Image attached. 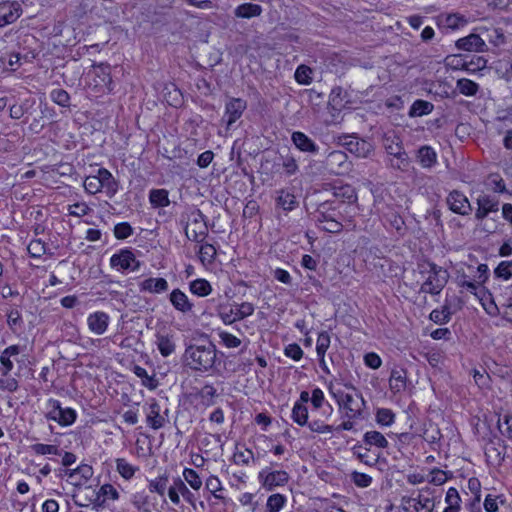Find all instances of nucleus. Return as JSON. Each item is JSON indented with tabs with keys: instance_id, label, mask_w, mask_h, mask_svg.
<instances>
[{
	"instance_id": "1",
	"label": "nucleus",
	"mask_w": 512,
	"mask_h": 512,
	"mask_svg": "<svg viewBox=\"0 0 512 512\" xmlns=\"http://www.w3.org/2000/svg\"><path fill=\"white\" fill-rule=\"evenodd\" d=\"M216 359L217 350L210 341L202 344H190L186 347L183 354L185 366L201 373L210 372L215 366Z\"/></svg>"
},
{
	"instance_id": "2",
	"label": "nucleus",
	"mask_w": 512,
	"mask_h": 512,
	"mask_svg": "<svg viewBox=\"0 0 512 512\" xmlns=\"http://www.w3.org/2000/svg\"><path fill=\"white\" fill-rule=\"evenodd\" d=\"M351 389L353 393L345 392L340 388H335L332 384L329 385V392L335 399L339 411L343 412V417L348 418H364V409L366 401L359 390L353 385H345Z\"/></svg>"
},
{
	"instance_id": "3",
	"label": "nucleus",
	"mask_w": 512,
	"mask_h": 512,
	"mask_svg": "<svg viewBox=\"0 0 512 512\" xmlns=\"http://www.w3.org/2000/svg\"><path fill=\"white\" fill-rule=\"evenodd\" d=\"M418 268L421 275H427L421 285L420 291L430 295L440 294L448 283L450 277L448 271L430 261L420 263Z\"/></svg>"
},
{
	"instance_id": "4",
	"label": "nucleus",
	"mask_w": 512,
	"mask_h": 512,
	"mask_svg": "<svg viewBox=\"0 0 512 512\" xmlns=\"http://www.w3.org/2000/svg\"><path fill=\"white\" fill-rule=\"evenodd\" d=\"M83 186L85 191L91 195L104 191L109 198H113L119 189L118 182L106 168H99L95 175L87 176Z\"/></svg>"
},
{
	"instance_id": "5",
	"label": "nucleus",
	"mask_w": 512,
	"mask_h": 512,
	"mask_svg": "<svg viewBox=\"0 0 512 512\" xmlns=\"http://www.w3.org/2000/svg\"><path fill=\"white\" fill-rule=\"evenodd\" d=\"M478 275L473 281L468 280L465 274L457 277V285L473 294L479 301H484L490 297V292L483 286L489 279V268L486 264H479L477 267Z\"/></svg>"
},
{
	"instance_id": "6",
	"label": "nucleus",
	"mask_w": 512,
	"mask_h": 512,
	"mask_svg": "<svg viewBox=\"0 0 512 512\" xmlns=\"http://www.w3.org/2000/svg\"><path fill=\"white\" fill-rule=\"evenodd\" d=\"M340 213L329 202L321 203L314 213V219L320 229L329 233H339L343 229L339 221Z\"/></svg>"
},
{
	"instance_id": "7",
	"label": "nucleus",
	"mask_w": 512,
	"mask_h": 512,
	"mask_svg": "<svg viewBox=\"0 0 512 512\" xmlns=\"http://www.w3.org/2000/svg\"><path fill=\"white\" fill-rule=\"evenodd\" d=\"M47 412L45 417L48 420L58 423L62 427L71 426L77 419V412L75 409L61 406V402L57 399L50 398L46 402Z\"/></svg>"
},
{
	"instance_id": "8",
	"label": "nucleus",
	"mask_w": 512,
	"mask_h": 512,
	"mask_svg": "<svg viewBox=\"0 0 512 512\" xmlns=\"http://www.w3.org/2000/svg\"><path fill=\"white\" fill-rule=\"evenodd\" d=\"M259 484L267 491L285 486L289 480V473L285 470H276L271 466L261 469L257 476Z\"/></svg>"
},
{
	"instance_id": "9",
	"label": "nucleus",
	"mask_w": 512,
	"mask_h": 512,
	"mask_svg": "<svg viewBox=\"0 0 512 512\" xmlns=\"http://www.w3.org/2000/svg\"><path fill=\"white\" fill-rule=\"evenodd\" d=\"M325 169L335 175H346L352 169V163L348 160L345 152L340 150L331 151L324 160Z\"/></svg>"
},
{
	"instance_id": "10",
	"label": "nucleus",
	"mask_w": 512,
	"mask_h": 512,
	"mask_svg": "<svg viewBox=\"0 0 512 512\" xmlns=\"http://www.w3.org/2000/svg\"><path fill=\"white\" fill-rule=\"evenodd\" d=\"M110 265L117 271H138L141 267V262L137 260L131 249L124 248L111 256Z\"/></svg>"
},
{
	"instance_id": "11",
	"label": "nucleus",
	"mask_w": 512,
	"mask_h": 512,
	"mask_svg": "<svg viewBox=\"0 0 512 512\" xmlns=\"http://www.w3.org/2000/svg\"><path fill=\"white\" fill-rule=\"evenodd\" d=\"M168 412V408L163 409L155 399H152L146 410L147 426L153 430L163 428L169 421Z\"/></svg>"
},
{
	"instance_id": "12",
	"label": "nucleus",
	"mask_w": 512,
	"mask_h": 512,
	"mask_svg": "<svg viewBox=\"0 0 512 512\" xmlns=\"http://www.w3.org/2000/svg\"><path fill=\"white\" fill-rule=\"evenodd\" d=\"M23 14L20 2L14 0L0 1V29L15 23Z\"/></svg>"
},
{
	"instance_id": "13",
	"label": "nucleus",
	"mask_w": 512,
	"mask_h": 512,
	"mask_svg": "<svg viewBox=\"0 0 512 512\" xmlns=\"http://www.w3.org/2000/svg\"><path fill=\"white\" fill-rule=\"evenodd\" d=\"M440 502V495L436 494L435 489L424 487L419 490L415 497L414 509L410 512H433L436 503Z\"/></svg>"
},
{
	"instance_id": "14",
	"label": "nucleus",
	"mask_w": 512,
	"mask_h": 512,
	"mask_svg": "<svg viewBox=\"0 0 512 512\" xmlns=\"http://www.w3.org/2000/svg\"><path fill=\"white\" fill-rule=\"evenodd\" d=\"M180 495L188 504L195 506V495L189 490L180 477H176L173 478V483L168 489V497L174 505L178 506L181 502Z\"/></svg>"
},
{
	"instance_id": "15",
	"label": "nucleus",
	"mask_w": 512,
	"mask_h": 512,
	"mask_svg": "<svg viewBox=\"0 0 512 512\" xmlns=\"http://www.w3.org/2000/svg\"><path fill=\"white\" fill-rule=\"evenodd\" d=\"M446 204L453 213L467 216L472 212V206L467 196L459 190H452L446 197Z\"/></svg>"
},
{
	"instance_id": "16",
	"label": "nucleus",
	"mask_w": 512,
	"mask_h": 512,
	"mask_svg": "<svg viewBox=\"0 0 512 512\" xmlns=\"http://www.w3.org/2000/svg\"><path fill=\"white\" fill-rule=\"evenodd\" d=\"M477 205L478 208L475 212V218L477 220H483L490 213L497 212L499 210V200L494 195H479L477 198Z\"/></svg>"
},
{
	"instance_id": "17",
	"label": "nucleus",
	"mask_w": 512,
	"mask_h": 512,
	"mask_svg": "<svg viewBox=\"0 0 512 512\" xmlns=\"http://www.w3.org/2000/svg\"><path fill=\"white\" fill-rule=\"evenodd\" d=\"M275 205L288 213L299 206V201L292 189L283 188L276 191Z\"/></svg>"
},
{
	"instance_id": "18",
	"label": "nucleus",
	"mask_w": 512,
	"mask_h": 512,
	"mask_svg": "<svg viewBox=\"0 0 512 512\" xmlns=\"http://www.w3.org/2000/svg\"><path fill=\"white\" fill-rule=\"evenodd\" d=\"M346 149L359 158H367L371 155L374 148L370 141L361 139L356 136H350L349 140L344 143Z\"/></svg>"
},
{
	"instance_id": "19",
	"label": "nucleus",
	"mask_w": 512,
	"mask_h": 512,
	"mask_svg": "<svg viewBox=\"0 0 512 512\" xmlns=\"http://www.w3.org/2000/svg\"><path fill=\"white\" fill-rule=\"evenodd\" d=\"M110 317L106 312L96 311L87 317L88 329L95 335H103L109 326Z\"/></svg>"
},
{
	"instance_id": "20",
	"label": "nucleus",
	"mask_w": 512,
	"mask_h": 512,
	"mask_svg": "<svg viewBox=\"0 0 512 512\" xmlns=\"http://www.w3.org/2000/svg\"><path fill=\"white\" fill-rule=\"evenodd\" d=\"M247 108V102L242 98H231L225 104V117L227 126L230 127L241 118Z\"/></svg>"
},
{
	"instance_id": "21",
	"label": "nucleus",
	"mask_w": 512,
	"mask_h": 512,
	"mask_svg": "<svg viewBox=\"0 0 512 512\" xmlns=\"http://www.w3.org/2000/svg\"><path fill=\"white\" fill-rule=\"evenodd\" d=\"M169 301L173 308L183 314H188L193 310V303L188 296L179 288L173 289L169 295Z\"/></svg>"
},
{
	"instance_id": "22",
	"label": "nucleus",
	"mask_w": 512,
	"mask_h": 512,
	"mask_svg": "<svg viewBox=\"0 0 512 512\" xmlns=\"http://www.w3.org/2000/svg\"><path fill=\"white\" fill-rule=\"evenodd\" d=\"M456 47L463 51L483 52L487 46L485 41L478 34H470L456 41Z\"/></svg>"
},
{
	"instance_id": "23",
	"label": "nucleus",
	"mask_w": 512,
	"mask_h": 512,
	"mask_svg": "<svg viewBox=\"0 0 512 512\" xmlns=\"http://www.w3.org/2000/svg\"><path fill=\"white\" fill-rule=\"evenodd\" d=\"M65 474L75 486L85 484L93 476V468L88 464H81L74 469H67Z\"/></svg>"
},
{
	"instance_id": "24",
	"label": "nucleus",
	"mask_w": 512,
	"mask_h": 512,
	"mask_svg": "<svg viewBox=\"0 0 512 512\" xmlns=\"http://www.w3.org/2000/svg\"><path fill=\"white\" fill-rule=\"evenodd\" d=\"M139 290L141 292H148L152 294H162L168 291L169 284L165 278H147L139 283Z\"/></svg>"
},
{
	"instance_id": "25",
	"label": "nucleus",
	"mask_w": 512,
	"mask_h": 512,
	"mask_svg": "<svg viewBox=\"0 0 512 512\" xmlns=\"http://www.w3.org/2000/svg\"><path fill=\"white\" fill-rule=\"evenodd\" d=\"M291 140L296 148L301 152L317 154L319 151V146L314 142V140L301 131L293 132Z\"/></svg>"
},
{
	"instance_id": "26",
	"label": "nucleus",
	"mask_w": 512,
	"mask_h": 512,
	"mask_svg": "<svg viewBox=\"0 0 512 512\" xmlns=\"http://www.w3.org/2000/svg\"><path fill=\"white\" fill-rule=\"evenodd\" d=\"M182 222L185 223V234L189 237L188 225L189 223L196 225L197 229L202 224H207V217L202 211L194 206L187 208L181 215Z\"/></svg>"
},
{
	"instance_id": "27",
	"label": "nucleus",
	"mask_w": 512,
	"mask_h": 512,
	"mask_svg": "<svg viewBox=\"0 0 512 512\" xmlns=\"http://www.w3.org/2000/svg\"><path fill=\"white\" fill-rule=\"evenodd\" d=\"M262 13L263 8L259 4L251 2L240 4L234 9V16L240 19L259 17Z\"/></svg>"
},
{
	"instance_id": "28",
	"label": "nucleus",
	"mask_w": 512,
	"mask_h": 512,
	"mask_svg": "<svg viewBox=\"0 0 512 512\" xmlns=\"http://www.w3.org/2000/svg\"><path fill=\"white\" fill-rule=\"evenodd\" d=\"M417 161L424 169H430L437 163V154L435 150L427 145L421 146L417 151Z\"/></svg>"
},
{
	"instance_id": "29",
	"label": "nucleus",
	"mask_w": 512,
	"mask_h": 512,
	"mask_svg": "<svg viewBox=\"0 0 512 512\" xmlns=\"http://www.w3.org/2000/svg\"><path fill=\"white\" fill-rule=\"evenodd\" d=\"M383 146L386 153L391 157L405 151L402 140L394 133L385 134L383 138Z\"/></svg>"
},
{
	"instance_id": "30",
	"label": "nucleus",
	"mask_w": 512,
	"mask_h": 512,
	"mask_svg": "<svg viewBox=\"0 0 512 512\" xmlns=\"http://www.w3.org/2000/svg\"><path fill=\"white\" fill-rule=\"evenodd\" d=\"M363 443L369 447H376L378 449H386L389 445L388 440L379 431H367L363 435Z\"/></svg>"
},
{
	"instance_id": "31",
	"label": "nucleus",
	"mask_w": 512,
	"mask_h": 512,
	"mask_svg": "<svg viewBox=\"0 0 512 512\" xmlns=\"http://www.w3.org/2000/svg\"><path fill=\"white\" fill-rule=\"evenodd\" d=\"M116 471L125 480H131L137 472H139V466L133 465L128 462L125 458H117L115 460Z\"/></svg>"
},
{
	"instance_id": "32",
	"label": "nucleus",
	"mask_w": 512,
	"mask_h": 512,
	"mask_svg": "<svg viewBox=\"0 0 512 512\" xmlns=\"http://www.w3.org/2000/svg\"><path fill=\"white\" fill-rule=\"evenodd\" d=\"M156 345L163 357H168L175 352L176 345L173 340V336L161 335L156 336Z\"/></svg>"
},
{
	"instance_id": "33",
	"label": "nucleus",
	"mask_w": 512,
	"mask_h": 512,
	"mask_svg": "<svg viewBox=\"0 0 512 512\" xmlns=\"http://www.w3.org/2000/svg\"><path fill=\"white\" fill-rule=\"evenodd\" d=\"M149 202L155 208L170 205L169 193L166 189H152L149 192Z\"/></svg>"
},
{
	"instance_id": "34",
	"label": "nucleus",
	"mask_w": 512,
	"mask_h": 512,
	"mask_svg": "<svg viewBox=\"0 0 512 512\" xmlns=\"http://www.w3.org/2000/svg\"><path fill=\"white\" fill-rule=\"evenodd\" d=\"M434 105L426 100L417 99L411 105L408 115L410 117H421L428 115L433 111Z\"/></svg>"
},
{
	"instance_id": "35",
	"label": "nucleus",
	"mask_w": 512,
	"mask_h": 512,
	"mask_svg": "<svg viewBox=\"0 0 512 512\" xmlns=\"http://www.w3.org/2000/svg\"><path fill=\"white\" fill-rule=\"evenodd\" d=\"M346 97L347 93L344 91L342 87H334L329 95V105L334 110L339 111L342 108H344L345 105L347 104L348 101L346 100Z\"/></svg>"
},
{
	"instance_id": "36",
	"label": "nucleus",
	"mask_w": 512,
	"mask_h": 512,
	"mask_svg": "<svg viewBox=\"0 0 512 512\" xmlns=\"http://www.w3.org/2000/svg\"><path fill=\"white\" fill-rule=\"evenodd\" d=\"M189 290L198 297H206L211 294V284L203 278H198L189 283Z\"/></svg>"
},
{
	"instance_id": "37",
	"label": "nucleus",
	"mask_w": 512,
	"mask_h": 512,
	"mask_svg": "<svg viewBox=\"0 0 512 512\" xmlns=\"http://www.w3.org/2000/svg\"><path fill=\"white\" fill-rule=\"evenodd\" d=\"M291 418L297 425L301 427L306 426L309 420V413L306 405H302V403H294Z\"/></svg>"
},
{
	"instance_id": "38",
	"label": "nucleus",
	"mask_w": 512,
	"mask_h": 512,
	"mask_svg": "<svg viewBox=\"0 0 512 512\" xmlns=\"http://www.w3.org/2000/svg\"><path fill=\"white\" fill-rule=\"evenodd\" d=\"M205 489L211 493V495L217 499L221 500L225 503L226 498L223 495H217V492H221L224 490V487L222 485V482L216 475H211L206 479L205 482Z\"/></svg>"
},
{
	"instance_id": "39",
	"label": "nucleus",
	"mask_w": 512,
	"mask_h": 512,
	"mask_svg": "<svg viewBox=\"0 0 512 512\" xmlns=\"http://www.w3.org/2000/svg\"><path fill=\"white\" fill-rule=\"evenodd\" d=\"M406 371L404 369H393L389 378L390 388L394 391H401L406 386Z\"/></svg>"
},
{
	"instance_id": "40",
	"label": "nucleus",
	"mask_w": 512,
	"mask_h": 512,
	"mask_svg": "<svg viewBox=\"0 0 512 512\" xmlns=\"http://www.w3.org/2000/svg\"><path fill=\"white\" fill-rule=\"evenodd\" d=\"M287 497L280 493L271 494L266 501V512H280L286 505Z\"/></svg>"
},
{
	"instance_id": "41",
	"label": "nucleus",
	"mask_w": 512,
	"mask_h": 512,
	"mask_svg": "<svg viewBox=\"0 0 512 512\" xmlns=\"http://www.w3.org/2000/svg\"><path fill=\"white\" fill-rule=\"evenodd\" d=\"M167 484L168 476L167 474H162L157 476L155 479L149 480L148 489L151 493H156L159 496L163 497L167 489Z\"/></svg>"
},
{
	"instance_id": "42",
	"label": "nucleus",
	"mask_w": 512,
	"mask_h": 512,
	"mask_svg": "<svg viewBox=\"0 0 512 512\" xmlns=\"http://www.w3.org/2000/svg\"><path fill=\"white\" fill-rule=\"evenodd\" d=\"M120 497L119 492L112 484L102 485L97 492V501L103 504L106 500H118Z\"/></svg>"
},
{
	"instance_id": "43",
	"label": "nucleus",
	"mask_w": 512,
	"mask_h": 512,
	"mask_svg": "<svg viewBox=\"0 0 512 512\" xmlns=\"http://www.w3.org/2000/svg\"><path fill=\"white\" fill-rule=\"evenodd\" d=\"M335 197L342 200V202L352 203L356 201L357 195L355 189L351 185H343L334 187Z\"/></svg>"
},
{
	"instance_id": "44",
	"label": "nucleus",
	"mask_w": 512,
	"mask_h": 512,
	"mask_svg": "<svg viewBox=\"0 0 512 512\" xmlns=\"http://www.w3.org/2000/svg\"><path fill=\"white\" fill-rule=\"evenodd\" d=\"M456 88L465 96H474L479 90V85L470 79L462 78L457 81Z\"/></svg>"
},
{
	"instance_id": "45",
	"label": "nucleus",
	"mask_w": 512,
	"mask_h": 512,
	"mask_svg": "<svg viewBox=\"0 0 512 512\" xmlns=\"http://www.w3.org/2000/svg\"><path fill=\"white\" fill-rule=\"evenodd\" d=\"M21 55L16 52L5 53L0 56V63L5 69H9L11 71H15L21 65L20 63Z\"/></svg>"
},
{
	"instance_id": "46",
	"label": "nucleus",
	"mask_w": 512,
	"mask_h": 512,
	"mask_svg": "<svg viewBox=\"0 0 512 512\" xmlns=\"http://www.w3.org/2000/svg\"><path fill=\"white\" fill-rule=\"evenodd\" d=\"M182 475V480L186 482L193 490L198 491L202 487V479L194 469L184 468Z\"/></svg>"
},
{
	"instance_id": "47",
	"label": "nucleus",
	"mask_w": 512,
	"mask_h": 512,
	"mask_svg": "<svg viewBox=\"0 0 512 512\" xmlns=\"http://www.w3.org/2000/svg\"><path fill=\"white\" fill-rule=\"evenodd\" d=\"M133 507L139 512H151L148 508V495L145 491L135 492L130 497Z\"/></svg>"
},
{
	"instance_id": "48",
	"label": "nucleus",
	"mask_w": 512,
	"mask_h": 512,
	"mask_svg": "<svg viewBox=\"0 0 512 512\" xmlns=\"http://www.w3.org/2000/svg\"><path fill=\"white\" fill-rule=\"evenodd\" d=\"M375 419L379 425L389 427L395 421V414L389 408H378L375 413Z\"/></svg>"
},
{
	"instance_id": "49",
	"label": "nucleus",
	"mask_w": 512,
	"mask_h": 512,
	"mask_svg": "<svg viewBox=\"0 0 512 512\" xmlns=\"http://www.w3.org/2000/svg\"><path fill=\"white\" fill-rule=\"evenodd\" d=\"M306 426L311 432L317 434H332L334 432V426L326 424L321 419H312L311 421L308 420V424H306Z\"/></svg>"
},
{
	"instance_id": "50",
	"label": "nucleus",
	"mask_w": 512,
	"mask_h": 512,
	"mask_svg": "<svg viewBox=\"0 0 512 512\" xmlns=\"http://www.w3.org/2000/svg\"><path fill=\"white\" fill-rule=\"evenodd\" d=\"M19 388L18 380L11 376V374L1 373L0 376V391L14 393Z\"/></svg>"
},
{
	"instance_id": "51",
	"label": "nucleus",
	"mask_w": 512,
	"mask_h": 512,
	"mask_svg": "<svg viewBox=\"0 0 512 512\" xmlns=\"http://www.w3.org/2000/svg\"><path fill=\"white\" fill-rule=\"evenodd\" d=\"M443 24L452 30L459 29L467 24V20L463 15L458 13L447 14L443 17Z\"/></svg>"
},
{
	"instance_id": "52",
	"label": "nucleus",
	"mask_w": 512,
	"mask_h": 512,
	"mask_svg": "<svg viewBox=\"0 0 512 512\" xmlns=\"http://www.w3.org/2000/svg\"><path fill=\"white\" fill-rule=\"evenodd\" d=\"M216 395V388L212 384L204 385L198 392V396L202 399V403L206 406H211L214 404V398Z\"/></svg>"
},
{
	"instance_id": "53",
	"label": "nucleus",
	"mask_w": 512,
	"mask_h": 512,
	"mask_svg": "<svg viewBox=\"0 0 512 512\" xmlns=\"http://www.w3.org/2000/svg\"><path fill=\"white\" fill-rule=\"evenodd\" d=\"M233 461L237 465L247 466L251 462H254V454L248 448H245L243 450L237 449L233 454Z\"/></svg>"
},
{
	"instance_id": "54",
	"label": "nucleus",
	"mask_w": 512,
	"mask_h": 512,
	"mask_svg": "<svg viewBox=\"0 0 512 512\" xmlns=\"http://www.w3.org/2000/svg\"><path fill=\"white\" fill-rule=\"evenodd\" d=\"M134 374L142 380V384L149 388L154 389L157 385L154 376H150L147 370L141 366L136 365L133 369Z\"/></svg>"
},
{
	"instance_id": "55",
	"label": "nucleus",
	"mask_w": 512,
	"mask_h": 512,
	"mask_svg": "<svg viewBox=\"0 0 512 512\" xmlns=\"http://www.w3.org/2000/svg\"><path fill=\"white\" fill-rule=\"evenodd\" d=\"M216 257V249L212 244L202 243L199 248V258L203 263L211 264Z\"/></svg>"
},
{
	"instance_id": "56",
	"label": "nucleus",
	"mask_w": 512,
	"mask_h": 512,
	"mask_svg": "<svg viewBox=\"0 0 512 512\" xmlns=\"http://www.w3.org/2000/svg\"><path fill=\"white\" fill-rule=\"evenodd\" d=\"M330 335L327 331L319 333L316 342V352L318 357H325V354L330 346Z\"/></svg>"
},
{
	"instance_id": "57",
	"label": "nucleus",
	"mask_w": 512,
	"mask_h": 512,
	"mask_svg": "<svg viewBox=\"0 0 512 512\" xmlns=\"http://www.w3.org/2000/svg\"><path fill=\"white\" fill-rule=\"evenodd\" d=\"M50 98L61 107H68L70 105V95L64 89H53L50 93Z\"/></svg>"
},
{
	"instance_id": "58",
	"label": "nucleus",
	"mask_w": 512,
	"mask_h": 512,
	"mask_svg": "<svg viewBox=\"0 0 512 512\" xmlns=\"http://www.w3.org/2000/svg\"><path fill=\"white\" fill-rule=\"evenodd\" d=\"M409 163H410L409 157H408L406 151H404L398 155L391 156L389 159L390 166L394 169H398L401 171L407 170L409 167Z\"/></svg>"
},
{
	"instance_id": "59",
	"label": "nucleus",
	"mask_w": 512,
	"mask_h": 512,
	"mask_svg": "<svg viewBox=\"0 0 512 512\" xmlns=\"http://www.w3.org/2000/svg\"><path fill=\"white\" fill-rule=\"evenodd\" d=\"M494 276L502 280H509L512 277V261H502L494 269Z\"/></svg>"
},
{
	"instance_id": "60",
	"label": "nucleus",
	"mask_w": 512,
	"mask_h": 512,
	"mask_svg": "<svg viewBox=\"0 0 512 512\" xmlns=\"http://www.w3.org/2000/svg\"><path fill=\"white\" fill-rule=\"evenodd\" d=\"M134 230L128 222H121L114 226V236L118 240H124L133 234Z\"/></svg>"
},
{
	"instance_id": "61",
	"label": "nucleus",
	"mask_w": 512,
	"mask_h": 512,
	"mask_svg": "<svg viewBox=\"0 0 512 512\" xmlns=\"http://www.w3.org/2000/svg\"><path fill=\"white\" fill-rule=\"evenodd\" d=\"M312 70L305 65H300L295 71V80L302 85H309L312 82Z\"/></svg>"
},
{
	"instance_id": "62",
	"label": "nucleus",
	"mask_w": 512,
	"mask_h": 512,
	"mask_svg": "<svg viewBox=\"0 0 512 512\" xmlns=\"http://www.w3.org/2000/svg\"><path fill=\"white\" fill-rule=\"evenodd\" d=\"M27 249L31 257L40 258L46 252V245L41 239H34L29 243Z\"/></svg>"
},
{
	"instance_id": "63",
	"label": "nucleus",
	"mask_w": 512,
	"mask_h": 512,
	"mask_svg": "<svg viewBox=\"0 0 512 512\" xmlns=\"http://www.w3.org/2000/svg\"><path fill=\"white\" fill-rule=\"evenodd\" d=\"M218 336L220 342L227 348H237L241 345V340L227 331H220Z\"/></svg>"
},
{
	"instance_id": "64",
	"label": "nucleus",
	"mask_w": 512,
	"mask_h": 512,
	"mask_svg": "<svg viewBox=\"0 0 512 512\" xmlns=\"http://www.w3.org/2000/svg\"><path fill=\"white\" fill-rule=\"evenodd\" d=\"M485 455L493 463L501 464L505 460V447L502 450L494 446L487 447Z\"/></svg>"
}]
</instances>
